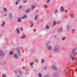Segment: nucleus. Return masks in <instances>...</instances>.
I'll list each match as a JSON object with an SVG mask.
<instances>
[{"instance_id":"f257e3e1","label":"nucleus","mask_w":77,"mask_h":77,"mask_svg":"<svg viewBox=\"0 0 77 77\" xmlns=\"http://www.w3.org/2000/svg\"><path fill=\"white\" fill-rule=\"evenodd\" d=\"M5 54L2 51L0 50V56H3V55H5Z\"/></svg>"},{"instance_id":"f03ea898","label":"nucleus","mask_w":77,"mask_h":77,"mask_svg":"<svg viewBox=\"0 0 77 77\" xmlns=\"http://www.w3.org/2000/svg\"><path fill=\"white\" fill-rule=\"evenodd\" d=\"M54 50L55 53H57V52L59 51V48H55Z\"/></svg>"},{"instance_id":"7ed1b4c3","label":"nucleus","mask_w":77,"mask_h":77,"mask_svg":"<svg viewBox=\"0 0 77 77\" xmlns=\"http://www.w3.org/2000/svg\"><path fill=\"white\" fill-rule=\"evenodd\" d=\"M10 18V19H12L13 18V15L11 14H9Z\"/></svg>"},{"instance_id":"20e7f679","label":"nucleus","mask_w":77,"mask_h":77,"mask_svg":"<svg viewBox=\"0 0 77 77\" xmlns=\"http://www.w3.org/2000/svg\"><path fill=\"white\" fill-rule=\"evenodd\" d=\"M52 68L53 69H55V70H56L57 69V68L56 67V66H52Z\"/></svg>"},{"instance_id":"39448f33","label":"nucleus","mask_w":77,"mask_h":77,"mask_svg":"<svg viewBox=\"0 0 77 77\" xmlns=\"http://www.w3.org/2000/svg\"><path fill=\"white\" fill-rule=\"evenodd\" d=\"M20 1H21V0H17L16 1V2H16L15 4H16L17 5H18V3H19V2H20Z\"/></svg>"},{"instance_id":"423d86ee","label":"nucleus","mask_w":77,"mask_h":77,"mask_svg":"<svg viewBox=\"0 0 77 77\" xmlns=\"http://www.w3.org/2000/svg\"><path fill=\"white\" fill-rule=\"evenodd\" d=\"M61 12H64V8H63V7H61Z\"/></svg>"},{"instance_id":"0eeeda50","label":"nucleus","mask_w":77,"mask_h":77,"mask_svg":"<svg viewBox=\"0 0 77 77\" xmlns=\"http://www.w3.org/2000/svg\"><path fill=\"white\" fill-rule=\"evenodd\" d=\"M48 49L49 50H51L52 49V48L50 46H49L48 47Z\"/></svg>"},{"instance_id":"6e6552de","label":"nucleus","mask_w":77,"mask_h":77,"mask_svg":"<svg viewBox=\"0 0 77 77\" xmlns=\"http://www.w3.org/2000/svg\"><path fill=\"white\" fill-rule=\"evenodd\" d=\"M73 57H74V56H73L71 55H70V59H72V60H73Z\"/></svg>"},{"instance_id":"1a4fd4ad","label":"nucleus","mask_w":77,"mask_h":77,"mask_svg":"<svg viewBox=\"0 0 77 77\" xmlns=\"http://www.w3.org/2000/svg\"><path fill=\"white\" fill-rule=\"evenodd\" d=\"M71 18H72L74 17V14H72L71 15Z\"/></svg>"},{"instance_id":"9d476101","label":"nucleus","mask_w":77,"mask_h":77,"mask_svg":"<svg viewBox=\"0 0 77 77\" xmlns=\"http://www.w3.org/2000/svg\"><path fill=\"white\" fill-rule=\"evenodd\" d=\"M26 37V35H23V36L21 37V38L22 39H24V38H25Z\"/></svg>"},{"instance_id":"9b49d317","label":"nucleus","mask_w":77,"mask_h":77,"mask_svg":"<svg viewBox=\"0 0 77 77\" xmlns=\"http://www.w3.org/2000/svg\"><path fill=\"white\" fill-rule=\"evenodd\" d=\"M37 18H38V16H35L34 17V20H35V21H36V20H37Z\"/></svg>"},{"instance_id":"f8f14e48","label":"nucleus","mask_w":77,"mask_h":77,"mask_svg":"<svg viewBox=\"0 0 77 77\" xmlns=\"http://www.w3.org/2000/svg\"><path fill=\"white\" fill-rule=\"evenodd\" d=\"M26 17H27V16H26V15H25L24 16L22 17V19H24V18H26Z\"/></svg>"},{"instance_id":"ddd939ff","label":"nucleus","mask_w":77,"mask_h":77,"mask_svg":"<svg viewBox=\"0 0 77 77\" xmlns=\"http://www.w3.org/2000/svg\"><path fill=\"white\" fill-rule=\"evenodd\" d=\"M62 28H60V29H59L58 30V32H60V31H62Z\"/></svg>"},{"instance_id":"4468645a","label":"nucleus","mask_w":77,"mask_h":77,"mask_svg":"<svg viewBox=\"0 0 77 77\" xmlns=\"http://www.w3.org/2000/svg\"><path fill=\"white\" fill-rule=\"evenodd\" d=\"M14 57H15V58H18V56H17V54H15L14 55Z\"/></svg>"},{"instance_id":"2eb2a0df","label":"nucleus","mask_w":77,"mask_h":77,"mask_svg":"<svg viewBox=\"0 0 77 77\" xmlns=\"http://www.w3.org/2000/svg\"><path fill=\"white\" fill-rule=\"evenodd\" d=\"M31 8L32 9H35V6H34V5H32V6Z\"/></svg>"},{"instance_id":"dca6fc26","label":"nucleus","mask_w":77,"mask_h":77,"mask_svg":"<svg viewBox=\"0 0 77 77\" xmlns=\"http://www.w3.org/2000/svg\"><path fill=\"white\" fill-rule=\"evenodd\" d=\"M17 31L18 32V34H20V31H19V29H18V28H17Z\"/></svg>"},{"instance_id":"f3484780","label":"nucleus","mask_w":77,"mask_h":77,"mask_svg":"<svg viewBox=\"0 0 77 77\" xmlns=\"http://www.w3.org/2000/svg\"><path fill=\"white\" fill-rule=\"evenodd\" d=\"M17 20L19 22H21V18H18Z\"/></svg>"},{"instance_id":"a211bd4d","label":"nucleus","mask_w":77,"mask_h":77,"mask_svg":"<svg viewBox=\"0 0 77 77\" xmlns=\"http://www.w3.org/2000/svg\"><path fill=\"white\" fill-rule=\"evenodd\" d=\"M5 22H3V23L2 25V27H3V26H4V25H5Z\"/></svg>"},{"instance_id":"6ab92c4d","label":"nucleus","mask_w":77,"mask_h":77,"mask_svg":"<svg viewBox=\"0 0 77 77\" xmlns=\"http://www.w3.org/2000/svg\"><path fill=\"white\" fill-rule=\"evenodd\" d=\"M29 11H30L29 10H27L25 12L26 13H28V12H29Z\"/></svg>"},{"instance_id":"aec40b11","label":"nucleus","mask_w":77,"mask_h":77,"mask_svg":"<svg viewBox=\"0 0 77 77\" xmlns=\"http://www.w3.org/2000/svg\"><path fill=\"white\" fill-rule=\"evenodd\" d=\"M38 76L39 77H42V75L41 73H39L38 74Z\"/></svg>"},{"instance_id":"412c9836","label":"nucleus","mask_w":77,"mask_h":77,"mask_svg":"<svg viewBox=\"0 0 77 77\" xmlns=\"http://www.w3.org/2000/svg\"><path fill=\"white\" fill-rule=\"evenodd\" d=\"M56 24V21H54L53 23V26H55Z\"/></svg>"},{"instance_id":"4be33fe9","label":"nucleus","mask_w":77,"mask_h":77,"mask_svg":"<svg viewBox=\"0 0 77 77\" xmlns=\"http://www.w3.org/2000/svg\"><path fill=\"white\" fill-rule=\"evenodd\" d=\"M4 9V11H5V12H6V11H7V9H6V8H5Z\"/></svg>"},{"instance_id":"5701e85b","label":"nucleus","mask_w":77,"mask_h":77,"mask_svg":"<svg viewBox=\"0 0 77 77\" xmlns=\"http://www.w3.org/2000/svg\"><path fill=\"white\" fill-rule=\"evenodd\" d=\"M13 51H11L10 53V54L12 55L13 54Z\"/></svg>"},{"instance_id":"b1692460","label":"nucleus","mask_w":77,"mask_h":77,"mask_svg":"<svg viewBox=\"0 0 77 77\" xmlns=\"http://www.w3.org/2000/svg\"><path fill=\"white\" fill-rule=\"evenodd\" d=\"M75 51V50H74V51H72V54H74V55L75 54V52H74Z\"/></svg>"},{"instance_id":"393cba45","label":"nucleus","mask_w":77,"mask_h":77,"mask_svg":"<svg viewBox=\"0 0 77 77\" xmlns=\"http://www.w3.org/2000/svg\"><path fill=\"white\" fill-rule=\"evenodd\" d=\"M29 23H31L32 25H31V27H32V26H33V24L32 23V22H31V21H29Z\"/></svg>"},{"instance_id":"a878e982","label":"nucleus","mask_w":77,"mask_h":77,"mask_svg":"<svg viewBox=\"0 0 77 77\" xmlns=\"http://www.w3.org/2000/svg\"><path fill=\"white\" fill-rule=\"evenodd\" d=\"M19 9H22L23 8V7L22 6H20L19 7Z\"/></svg>"},{"instance_id":"bb28decb","label":"nucleus","mask_w":77,"mask_h":77,"mask_svg":"<svg viewBox=\"0 0 77 77\" xmlns=\"http://www.w3.org/2000/svg\"><path fill=\"white\" fill-rule=\"evenodd\" d=\"M49 29V26H47L46 27V29Z\"/></svg>"},{"instance_id":"cd10ccee","label":"nucleus","mask_w":77,"mask_h":77,"mask_svg":"<svg viewBox=\"0 0 77 77\" xmlns=\"http://www.w3.org/2000/svg\"><path fill=\"white\" fill-rule=\"evenodd\" d=\"M35 62H36L37 63H38V61L37 59H35Z\"/></svg>"},{"instance_id":"c85d7f7f","label":"nucleus","mask_w":77,"mask_h":77,"mask_svg":"<svg viewBox=\"0 0 77 77\" xmlns=\"http://www.w3.org/2000/svg\"><path fill=\"white\" fill-rule=\"evenodd\" d=\"M74 31H75V30L74 29H72V33H74Z\"/></svg>"},{"instance_id":"c756f323","label":"nucleus","mask_w":77,"mask_h":77,"mask_svg":"<svg viewBox=\"0 0 77 77\" xmlns=\"http://www.w3.org/2000/svg\"><path fill=\"white\" fill-rule=\"evenodd\" d=\"M2 76L3 77H6V75H5V74L3 75Z\"/></svg>"},{"instance_id":"7c9ffc66","label":"nucleus","mask_w":77,"mask_h":77,"mask_svg":"<svg viewBox=\"0 0 77 77\" xmlns=\"http://www.w3.org/2000/svg\"><path fill=\"white\" fill-rule=\"evenodd\" d=\"M57 10H55V14H56L57 13Z\"/></svg>"},{"instance_id":"2f4dec72","label":"nucleus","mask_w":77,"mask_h":77,"mask_svg":"<svg viewBox=\"0 0 77 77\" xmlns=\"http://www.w3.org/2000/svg\"><path fill=\"white\" fill-rule=\"evenodd\" d=\"M65 37H64L62 38V40H65Z\"/></svg>"},{"instance_id":"473e14b6","label":"nucleus","mask_w":77,"mask_h":77,"mask_svg":"<svg viewBox=\"0 0 77 77\" xmlns=\"http://www.w3.org/2000/svg\"><path fill=\"white\" fill-rule=\"evenodd\" d=\"M50 0H48L47 1V3H49V2H50Z\"/></svg>"},{"instance_id":"72a5a7b5","label":"nucleus","mask_w":77,"mask_h":77,"mask_svg":"<svg viewBox=\"0 0 77 77\" xmlns=\"http://www.w3.org/2000/svg\"><path fill=\"white\" fill-rule=\"evenodd\" d=\"M60 23V21H59L58 22H57V24H59Z\"/></svg>"},{"instance_id":"f704fd0d","label":"nucleus","mask_w":77,"mask_h":77,"mask_svg":"<svg viewBox=\"0 0 77 77\" xmlns=\"http://www.w3.org/2000/svg\"><path fill=\"white\" fill-rule=\"evenodd\" d=\"M30 65H33V63H30Z\"/></svg>"},{"instance_id":"c9c22d12","label":"nucleus","mask_w":77,"mask_h":77,"mask_svg":"<svg viewBox=\"0 0 77 77\" xmlns=\"http://www.w3.org/2000/svg\"><path fill=\"white\" fill-rule=\"evenodd\" d=\"M42 63L43 62H44V59H42Z\"/></svg>"},{"instance_id":"e433bc0d","label":"nucleus","mask_w":77,"mask_h":77,"mask_svg":"<svg viewBox=\"0 0 77 77\" xmlns=\"http://www.w3.org/2000/svg\"><path fill=\"white\" fill-rule=\"evenodd\" d=\"M20 30H22L23 31V29H22V28H20Z\"/></svg>"},{"instance_id":"4c0bfd02","label":"nucleus","mask_w":77,"mask_h":77,"mask_svg":"<svg viewBox=\"0 0 77 77\" xmlns=\"http://www.w3.org/2000/svg\"><path fill=\"white\" fill-rule=\"evenodd\" d=\"M45 8H47V5H45Z\"/></svg>"},{"instance_id":"58836bf2","label":"nucleus","mask_w":77,"mask_h":77,"mask_svg":"<svg viewBox=\"0 0 77 77\" xmlns=\"http://www.w3.org/2000/svg\"><path fill=\"white\" fill-rule=\"evenodd\" d=\"M26 2H27V1H24V3H26Z\"/></svg>"},{"instance_id":"ea45409f","label":"nucleus","mask_w":77,"mask_h":77,"mask_svg":"<svg viewBox=\"0 0 77 77\" xmlns=\"http://www.w3.org/2000/svg\"><path fill=\"white\" fill-rule=\"evenodd\" d=\"M7 14H5V17H6V15H7Z\"/></svg>"},{"instance_id":"a19ab883","label":"nucleus","mask_w":77,"mask_h":77,"mask_svg":"<svg viewBox=\"0 0 77 77\" xmlns=\"http://www.w3.org/2000/svg\"><path fill=\"white\" fill-rule=\"evenodd\" d=\"M69 25H68V27H69Z\"/></svg>"},{"instance_id":"79ce46f5","label":"nucleus","mask_w":77,"mask_h":77,"mask_svg":"<svg viewBox=\"0 0 77 77\" xmlns=\"http://www.w3.org/2000/svg\"><path fill=\"white\" fill-rule=\"evenodd\" d=\"M20 54V53L18 52V54Z\"/></svg>"},{"instance_id":"37998d69","label":"nucleus","mask_w":77,"mask_h":77,"mask_svg":"<svg viewBox=\"0 0 77 77\" xmlns=\"http://www.w3.org/2000/svg\"><path fill=\"white\" fill-rule=\"evenodd\" d=\"M18 77H21L20 76H18Z\"/></svg>"},{"instance_id":"c03bdc74","label":"nucleus","mask_w":77,"mask_h":77,"mask_svg":"<svg viewBox=\"0 0 77 77\" xmlns=\"http://www.w3.org/2000/svg\"><path fill=\"white\" fill-rule=\"evenodd\" d=\"M56 35H55V38H56Z\"/></svg>"},{"instance_id":"a18cd8bd","label":"nucleus","mask_w":77,"mask_h":77,"mask_svg":"<svg viewBox=\"0 0 77 77\" xmlns=\"http://www.w3.org/2000/svg\"><path fill=\"white\" fill-rule=\"evenodd\" d=\"M45 69H46V68L45 67Z\"/></svg>"},{"instance_id":"49530a36","label":"nucleus","mask_w":77,"mask_h":77,"mask_svg":"<svg viewBox=\"0 0 77 77\" xmlns=\"http://www.w3.org/2000/svg\"><path fill=\"white\" fill-rule=\"evenodd\" d=\"M24 67H23V69H24Z\"/></svg>"},{"instance_id":"de8ad7c7","label":"nucleus","mask_w":77,"mask_h":77,"mask_svg":"<svg viewBox=\"0 0 77 77\" xmlns=\"http://www.w3.org/2000/svg\"><path fill=\"white\" fill-rule=\"evenodd\" d=\"M0 12H1V11H0Z\"/></svg>"}]
</instances>
